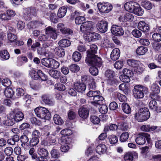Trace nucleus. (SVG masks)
Listing matches in <instances>:
<instances>
[{
	"mask_svg": "<svg viewBox=\"0 0 161 161\" xmlns=\"http://www.w3.org/2000/svg\"><path fill=\"white\" fill-rule=\"evenodd\" d=\"M40 46V42L36 40L34 41L31 38H29L27 42V46L30 50L35 52L36 49L38 54L45 55L47 54L46 49Z\"/></svg>",
	"mask_w": 161,
	"mask_h": 161,
	"instance_id": "1",
	"label": "nucleus"
},
{
	"mask_svg": "<svg viewBox=\"0 0 161 161\" xmlns=\"http://www.w3.org/2000/svg\"><path fill=\"white\" fill-rule=\"evenodd\" d=\"M125 9L135 14L141 16L143 14L144 11L139 4L134 2L130 1L127 2L124 5Z\"/></svg>",
	"mask_w": 161,
	"mask_h": 161,
	"instance_id": "2",
	"label": "nucleus"
},
{
	"mask_svg": "<svg viewBox=\"0 0 161 161\" xmlns=\"http://www.w3.org/2000/svg\"><path fill=\"white\" fill-rule=\"evenodd\" d=\"M34 111L36 116L39 118L49 120L51 118V113L45 107H37L35 109Z\"/></svg>",
	"mask_w": 161,
	"mask_h": 161,
	"instance_id": "3",
	"label": "nucleus"
},
{
	"mask_svg": "<svg viewBox=\"0 0 161 161\" xmlns=\"http://www.w3.org/2000/svg\"><path fill=\"white\" fill-rule=\"evenodd\" d=\"M148 91L147 87L140 84L135 85L132 90L133 96L137 99L143 98L144 96V94L147 93Z\"/></svg>",
	"mask_w": 161,
	"mask_h": 161,
	"instance_id": "4",
	"label": "nucleus"
},
{
	"mask_svg": "<svg viewBox=\"0 0 161 161\" xmlns=\"http://www.w3.org/2000/svg\"><path fill=\"white\" fill-rule=\"evenodd\" d=\"M150 116L149 109L147 108H141L138 113H136V119L139 122H142L147 120Z\"/></svg>",
	"mask_w": 161,
	"mask_h": 161,
	"instance_id": "5",
	"label": "nucleus"
},
{
	"mask_svg": "<svg viewBox=\"0 0 161 161\" xmlns=\"http://www.w3.org/2000/svg\"><path fill=\"white\" fill-rule=\"evenodd\" d=\"M85 61L88 65L96 66L99 68L103 65L102 58L97 55L86 58Z\"/></svg>",
	"mask_w": 161,
	"mask_h": 161,
	"instance_id": "6",
	"label": "nucleus"
},
{
	"mask_svg": "<svg viewBox=\"0 0 161 161\" xmlns=\"http://www.w3.org/2000/svg\"><path fill=\"white\" fill-rule=\"evenodd\" d=\"M78 112L80 117L79 121L81 123H82L88 118L89 108L87 105H84L79 109Z\"/></svg>",
	"mask_w": 161,
	"mask_h": 161,
	"instance_id": "7",
	"label": "nucleus"
},
{
	"mask_svg": "<svg viewBox=\"0 0 161 161\" xmlns=\"http://www.w3.org/2000/svg\"><path fill=\"white\" fill-rule=\"evenodd\" d=\"M147 141L148 143L151 142V139L149 134L145 132H141L139 133L135 139L136 144L139 145L145 144Z\"/></svg>",
	"mask_w": 161,
	"mask_h": 161,
	"instance_id": "8",
	"label": "nucleus"
},
{
	"mask_svg": "<svg viewBox=\"0 0 161 161\" xmlns=\"http://www.w3.org/2000/svg\"><path fill=\"white\" fill-rule=\"evenodd\" d=\"M160 88L158 85L156 83H153L151 85L149 97L152 99L159 102L161 101V97L158 95L160 92Z\"/></svg>",
	"mask_w": 161,
	"mask_h": 161,
	"instance_id": "9",
	"label": "nucleus"
},
{
	"mask_svg": "<svg viewBox=\"0 0 161 161\" xmlns=\"http://www.w3.org/2000/svg\"><path fill=\"white\" fill-rule=\"evenodd\" d=\"M97 6L101 14L108 13L112 10L113 8L111 3L104 2L97 3Z\"/></svg>",
	"mask_w": 161,
	"mask_h": 161,
	"instance_id": "10",
	"label": "nucleus"
},
{
	"mask_svg": "<svg viewBox=\"0 0 161 161\" xmlns=\"http://www.w3.org/2000/svg\"><path fill=\"white\" fill-rule=\"evenodd\" d=\"M10 113L13 117L16 122L22 121L24 118V114L20 109L18 108H14Z\"/></svg>",
	"mask_w": 161,
	"mask_h": 161,
	"instance_id": "11",
	"label": "nucleus"
},
{
	"mask_svg": "<svg viewBox=\"0 0 161 161\" xmlns=\"http://www.w3.org/2000/svg\"><path fill=\"white\" fill-rule=\"evenodd\" d=\"M110 30L112 34L115 36H123L124 33V31L123 27L117 25H112Z\"/></svg>",
	"mask_w": 161,
	"mask_h": 161,
	"instance_id": "12",
	"label": "nucleus"
},
{
	"mask_svg": "<svg viewBox=\"0 0 161 161\" xmlns=\"http://www.w3.org/2000/svg\"><path fill=\"white\" fill-rule=\"evenodd\" d=\"M41 102L43 104L49 106H53L54 102L50 95L48 93L42 94L41 97Z\"/></svg>",
	"mask_w": 161,
	"mask_h": 161,
	"instance_id": "13",
	"label": "nucleus"
},
{
	"mask_svg": "<svg viewBox=\"0 0 161 161\" xmlns=\"http://www.w3.org/2000/svg\"><path fill=\"white\" fill-rule=\"evenodd\" d=\"M108 23L105 20L99 21L96 25L97 30L101 33H104L107 32L108 29Z\"/></svg>",
	"mask_w": 161,
	"mask_h": 161,
	"instance_id": "14",
	"label": "nucleus"
},
{
	"mask_svg": "<svg viewBox=\"0 0 161 161\" xmlns=\"http://www.w3.org/2000/svg\"><path fill=\"white\" fill-rule=\"evenodd\" d=\"M37 153L40 156L38 157V161H47V157L48 156L47 151L44 148H39L37 150Z\"/></svg>",
	"mask_w": 161,
	"mask_h": 161,
	"instance_id": "15",
	"label": "nucleus"
},
{
	"mask_svg": "<svg viewBox=\"0 0 161 161\" xmlns=\"http://www.w3.org/2000/svg\"><path fill=\"white\" fill-rule=\"evenodd\" d=\"M16 14L15 12L11 9L7 10L6 12L0 15V19L3 20H8L11 19V17Z\"/></svg>",
	"mask_w": 161,
	"mask_h": 161,
	"instance_id": "16",
	"label": "nucleus"
},
{
	"mask_svg": "<svg viewBox=\"0 0 161 161\" xmlns=\"http://www.w3.org/2000/svg\"><path fill=\"white\" fill-rule=\"evenodd\" d=\"M57 30L60 31L61 33L63 34L70 35L73 33V31L71 29L65 27L64 24L59 23L57 26Z\"/></svg>",
	"mask_w": 161,
	"mask_h": 161,
	"instance_id": "17",
	"label": "nucleus"
},
{
	"mask_svg": "<svg viewBox=\"0 0 161 161\" xmlns=\"http://www.w3.org/2000/svg\"><path fill=\"white\" fill-rule=\"evenodd\" d=\"M45 33L52 39L55 40L57 37V34L55 29L51 26H49L45 29Z\"/></svg>",
	"mask_w": 161,
	"mask_h": 161,
	"instance_id": "18",
	"label": "nucleus"
},
{
	"mask_svg": "<svg viewBox=\"0 0 161 161\" xmlns=\"http://www.w3.org/2000/svg\"><path fill=\"white\" fill-rule=\"evenodd\" d=\"M138 156V153L135 151L128 152L125 154L124 158L125 161H132L134 159H137Z\"/></svg>",
	"mask_w": 161,
	"mask_h": 161,
	"instance_id": "19",
	"label": "nucleus"
},
{
	"mask_svg": "<svg viewBox=\"0 0 161 161\" xmlns=\"http://www.w3.org/2000/svg\"><path fill=\"white\" fill-rule=\"evenodd\" d=\"M138 29L144 32L147 33L150 31L149 25L144 21H140L137 25Z\"/></svg>",
	"mask_w": 161,
	"mask_h": 161,
	"instance_id": "20",
	"label": "nucleus"
},
{
	"mask_svg": "<svg viewBox=\"0 0 161 161\" xmlns=\"http://www.w3.org/2000/svg\"><path fill=\"white\" fill-rule=\"evenodd\" d=\"M73 87L79 93H83L86 88V85L83 82H75Z\"/></svg>",
	"mask_w": 161,
	"mask_h": 161,
	"instance_id": "21",
	"label": "nucleus"
},
{
	"mask_svg": "<svg viewBox=\"0 0 161 161\" xmlns=\"http://www.w3.org/2000/svg\"><path fill=\"white\" fill-rule=\"evenodd\" d=\"M6 116L7 119L4 120L3 122V125L6 126H11L15 123L16 122L10 112Z\"/></svg>",
	"mask_w": 161,
	"mask_h": 161,
	"instance_id": "22",
	"label": "nucleus"
},
{
	"mask_svg": "<svg viewBox=\"0 0 161 161\" xmlns=\"http://www.w3.org/2000/svg\"><path fill=\"white\" fill-rule=\"evenodd\" d=\"M92 27V21L85 22L80 25V31L81 32L84 33L87 31L91 30Z\"/></svg>",
	"mask_w": 161,
	"mask_h": 161,
	"instance_id": "23",
	"label": "nucleus"
},
{
	"mask_svg": "<svg viewBox=\"0 0 161 161\" xmlns=\"http://www.w3.org/2000/svg\"><path fill=\"white\" fill-rule=\"evenodd\" d=\"M97 47L94 44H92L90 46V48L86 51V58L91 57L96 55L97 53Z\"/></svg>",
	"mask_w": 161,
	"mask_h": 161,
	"instance_id": "24",
	"label": "nucleus"
},
{
	"mask_svg": "<svg viewBox=\"0 0 161 161\" xmlns=\"http://www.w3.org/2000/svg\"><path fill=\"white\" fill-rule=\"evenodd\" d=\"M4 93L5 96L8 98H10L13 99L16 98L15 94V92L12 88H5Z\"/></svg>",
	"mask_w": 161,
	"mask_h": 161,
	"instance_id": "25",
	"label": "nucleus"
},
{
	"mask_svg": "<svg viewBox=\"0 0 161 161\" xmlns=\"http://www.w3.org/2000/svg\"><path fill=\"white\" fill-rule=\"evenodd\" d=\"M104 98L100 95H97V96L93 97V101L92 102V104L96 106L103 103Z\"/></svg>",
	"mask_w": 161,
	"mask_h": 161,
	"instance_id": "26",
	"label": "nucleus"
},
{
	"mask_svg": "<svg viewBox=\"0 0 161 161\" xmlns=\"http://www.w3.org/2000/svg\"><path fill=\"white\" fill-rule=\"evenodd\" d=\"M120 52L118 48H115L113 49L110 54V58L113 61L118 59L120 56Z\"/></svg>",
	"mask_w": 161,
	"mask_h": 161,
	"instance_id": "27",
	"label": "nucleus"
},
{
	"mask_svg": "<svg viewBox=\"0 0 161 161\" xmlns=\"http://www.w3.org/2000/svg\"><path fill=\"white\" fill-rule=\"evenodd\" d=\"M158 127L150 125H142L140 128L141 130L145 132H150L156 130Z\"/></svg>",
	"mask_w": 161,
	"mask_h": 161,
	"instance_id": "28",
	"label": "nucleus"
},
{
	"mask_svg": "<svg viewBox=\"0 0 161 161\" xmlns=\"http://www.w3.org/2000/svg\"><path fill=\"white\" fill-rule=\"evenodd\" d=\"M20 141L21 143V145L24 146H29V138L28 136L25 135H22L19 137Z\"/></svg>",
	"mask_w": 161,
	"mask_h": 161,
	"instance_id": "29",
	"label": "nucleus"
},
{
	"mask_svg": "<svg viewBox=\"0 0 161 161\" xmlns=\"http://www.w3.org/2000/svg\"><path fill=\"white\" fill-rule=\"evenodd\" d=\"M106 150L107 147L104 144H99L96 148V152L99 154L104 153Z\"/></svg>",
	"mask_w": 161,
	"mask_h": 161,
	"instance_id": "30",
	"label": "nucleus"
},
{
	"mask_svg": "<svg viewBox=\"0 0 161 161\" xmlns=\"http://www.w3.org/2000/svg\"><path fill=\"white\" fill-rule=\"evenodd\" d=\"M55 54L59 58H63L65 55L64 49L60 47H57L55 49Z\"/></svg>",
	"mask_w": 161,
	"mask_h": 161,
	"instance_id": "31",
	"label": "nucleus"
},
{
	"mask_svg": "<svg viewBox=\"0 0 161 161\" xmlns=\"http://www.w3.org/2000/svg\"><path fill=\"white\" fill-rule=\"evenodd\" d=\"M148 51L147 47L141 46L138 47L136 49V53L139 55H143Z\"/></svg>",
	"mask_w": 161,
	"mask_h": 161,
	"instance_id": "32",
	"label": "nucleus"
},
{
	"mask_svg": "<svg viewBox=\"0 0 161 161\" xmlns=\"http://www.w3.org/2000/svg\"><path fill=\"white\" fill-rule=\"evenodd\" d=\"M53 120L57 125H61L64 123L63 119L58 114H55L53 117Z\"/></svg>",
	"mask_w": 161,
	"mask_h": 161,
	"instance_id": "33",
	"label": "nucleus"
},
{
	"mask_svg": "<svg viewBox=\"0 0 161 161\" xmlns=\"http://www.w3.org/2000/svg\"><path fill=\"white\" fill-rule=\"evenodd\" d=\"M121 108L123 112L127 114L131 113V108L129 104L126 103H123L121 105Z\"/></svg>",
	"mask_w": 161,
	"mask_h": 161,
	"instance_id": "34",
	"label": "nucleus"
},
{
	"mask_svg": "<svg viewBox=\"0 0 161 161\" xmlns=\"http://www.w3.org/2000/svg\"><path fill=\"white\" fill-rule=\"evenodd\" d=\"M67 8L65 6H64L60 7L58 12V17L59 18H62L66 14Z\"/></svg>",
	"mask_w": 161,
	"mask_h": 161,
	"instance_id": "35",
	"label": "nucleus"
},
{
	"mask_svg": "<svg viewBox=\"0 0 161 161\" xmlns=\"http://www.w3.org/2000/svg\"><path fill=\"white\" fill-rule=\"evenodd\" d=\"M58 44L61 47H69L71 44L70 41L66 39L60 40L58 42Z\"/></svg>",
	"mask_w": 161,
	"mask_h": 161,
	"instance_id": "36",
	"label": "nucleus"
},
{
	"mask_svg": "<svg viewBox=\"0 0 161 161\" xmlns=\"http://www.w3.org/2000/svg\"><path fill=\"white\" fill-rule=\"evenodd\" d=\"M51 157L53 158H58L60 156V153L59 150L54 147L51 152Z\"/></svg>",
	"mask_w": 161,
	"mask_h": 161,
	"instance_id": "37",
	"label": "nucleus"
},
{
	"mask_svg": "<svg viewBox=\"0 0 161 161\" xmlns=\"http://www.w3.org/2000/svg\"><path fill=\"white\" fill-rule=\"evenodd\" d=\"M108 139L110 143L112 145H115L118 141V137L114 134L109 135L108 136Z\"/></svg>",
	"mask_w": 161,
	"mask_h": 161,
	"instance_id": "38",
	"label": "nucleus"
},
{
	"mask_svg": "<svg viewBox=\"0 0 161 161\" xmlns=\"http://www.w3.org/2000/svg\"><path fill=\"white\" fill-rule=\"evenodd\" d=\"M48 73L51 76L56 79L59 78V77L60 76L61 74L60 71L53 69L50 70Z\"/></svg>",
	"mask_w": 161,
	"mask_h": 161,
	"instance_id": "39",
	"label": "nucleus"
},
{
	"mask_svg": "<svg viewBox=\"0 0 161 161\" xmlns=\"http://www.w3.org/2000/svg\"><path fill=\"white\" fill-rule=\"evenodd\" d=\"M0 56L3 60H6L9 59L10 55L7 50H2L0 51Z\"/></svg>",
	"mask_w": 161,
	"mask_h": 161,
	"instance_id": "40",
	"label": "nucleus"
},
{
	"mask_svg": "<svg viewBox=\"0 0 161 161\" xmlns=\"http://www.w3.org/2000/svg\"><path fill=\"white\" fill-rule=\"evenodd\" d=\"M81 57L80 53L78 51H75L73 53L72 59L75 62H78L81 59Z\"/></svg>",
	"mask_w": 161,
	"mask_h": 161,
	"instance_id": "41",
	"label": "nucleus"
},
{
	"mask_svg": "<svg viewBox=\"0 0 161 161\" xmlns=\"http://www.w3.org/2000/svg\"><path fill=\"white\" fill-rule=\"evenodd\" d=\"M152 46L156 52L161 53V43L158 42H153Z\"/></svg>",
	"mask_w": 161,
	"mask_h": 161,
	"instance_id": "42",
	"label": "nucleus"
},
{
	"mask_svg": "<svg viewBox=\"0 0 161 161\" xmlns=\"http://www.w3.org/2000/svg\"><path fill=\"white\" fill-rule=\"evenodd\" d=\"M38 74L37 80L41 79L42 81H46L47 79V76L43 73L41 70L38 69Z\"/></svg>",
	"mask_w": 161,
	"mask_h": 161,
	"instance_id": "43",
	"label": "nucleus"
},
{
	"mask_svg": "<svg viewBox=\"0 0 161 161\" xmlns=\"http://www.w3.org/2000/svg\"><path fill=\"white\" fill-rule=\"evenodd\" d=\"M38 70L36 71L34 69H31L29 71L30 75L32 79L35 80H37Z\"/></svg>",
	"mask_w": 161,
	"mask_h": 161,
	"instance_id": "44",
	"label": "nucleus"
},
{
	"mask_svg": "<svg viewBox=\"0 0 161 161\" xmlns=\"http://www.w3.org/2000/svg\"><path fill=\"white\" fill-rule=\"evenodd\" d=\"M141 4L142 6L147 10H150L153 7L151 2L148 1H144L142 2Z\"/></svg>",
	"mask_w": 161,
	"mask_h": 161,
	"instance_id": "45",
	"label": "nucleus"
},
{
	"mask_svg": "<svg viewBox=\"0 0 161 161\" xmlns=\"http://www.w3.org/2000/svg\"><path fill=\"white\" fill-rule=\"evenodd\" d=\"M129 137V134L128 132H124L120 136L119 141L122 142H125L127 141Z\"/></svg>",
	"mask_w": 161,
	"mask_h": 161,
	"instance_id": "46",
	"label": "nucleus"
},
{
	"mask_svg": "<svg viewBox=\"0 0 161 161\" xmlns=\"http://www.w3.org/2000/svg\"><path fill=\"white\" fill-rule=\"evenodd\" d=\"M69 70L73 73H77L80 70V67L78 65L72 64L69 66Z\"/></svg>",
	"mask_w": 161,
	"mask_h": 161,
	"instance_id": "47",
	"label": "nucleus"
},
{
	"mask_svg": "<svg viewBox=\"0 0 161 161\" xmlns=\"http://www.w3.org/2000/svg\"><path fill=\"white\" fill-rule=\"evenodd\" d=\"M97 67L94 66H92L89 68V71L90 74L93 76H96L98 73V70Z\"/></svg>",
	"mask_w": 161,
	"mask_h": 161,
	"instance_id": "48",
	"label": "nucleus"
},
{
	"mask_svg": "<svg viewBox=\"0 0 161 161\" xmlns=\"http://www.w3.org/2000/svg\"><path fill=\"white\" fill-rule=\"evenodd\" d=\"M49 19V20L54 24L57 23L58 21V18L56 14L54 13H51L50 14Z\"/></svg>",
	"mask_w": 161,
	"mask_h": 161,
	"instance_id": "49",
	"label": "nucleus"
},
{
	"mask_svg": "<svg viewBox=\"0 0 161 161\" xmlns=\"http://www.w3.org/2000/svg\"><path fill=\"white\" fill-rule=\"evenodd\" d=\"M156 101H157L155 99H152L149 102L148 105L150 109L154 111L156 109L157 107L158 106Z\"/></svg>",
	"mask_w": 161,
	"mask_h": 161,
	"instance_id": "50",
	"label": "nucleus"
},
{
	"mask_svg": "<svg viewBox=\"0 0 161 161\" xmlns=\"http://www.w3.org/2000/svg\"><path fill=\"white\" fill-rule=\"evenodd\" d=\"M50 68L54 69L58 68L60 65L58 62L52 58H50Z\"/></svg>",
	"mask_w": 161,
	"mask_h": 161,
	"instance_id": "51",
	"label": "nucleus"
},
{
	"mask_svg": "<svg viewBox=\"0 0 161 161\" xmlns=\"http://www.w3.org/2000/svg\"><path fill=\"white\" fill-rule=\"evenodd\" d=\"M81 79L82 82L85 83L86 84L88 83V84L93 80L92 77L89 75H84L82 76Z\"/></svg>",
	"mask_w": 161,
	"mask_h": 161,
	"instance_id": "52",
	"label": "nucleus"
},
{
	"mask_svg": "<svg viewBox=\"0 0 161 161\" xmlns=\"http://www.w3.org/2000/svg\"><path fill=\"white\" fill-rule=\"evenodd\" d=\"M105 77L107 78L108 79L112 78L113 77H114L115 76L114 72L109 69H108L105 72Z\"/></svg>",
	"mask_w": 161,
	"mask_h": 161,
	"instance_id": "53",
	"label": "nucleus"
},
{
	"mask_svg": "<svg viewBox=\"0 0 161 161\" xmlns=\"http://www.w3.org/2000/svg\"><path fill=\"white\" fill-rule=\"evenodd\" d=\"M39 142V139L36 138H35L32 137L30 139L29 144V146L30 147H34L38 144Z\"/></svg>",
	"mask_w": 161,
	"mask_h": 161,
	"instance_id": "54",
	"label": "nucleus"
},
{
	"mask_svg": "<svg viewBox=\"0 0 161 161\" xmlns=\"http://www.w3.org/2000/svg\"><path fill=\"white\" fill-rule=\"evenodd\" d=\"M93 32H87L83 35L85 39L88 42H91L92 40Z\"/></svg>",
	"mask_w": 161,
	"mask_h": 161,
	"instance_id": "55",
	"label": "nucleus"
},
{
	"mask_svg": "<svg viewBox=\"0 0 161 161\" xmlns=\"http://www.w3.org/2000/svg\"><path fill=\"white\" fill-rule=\"evenodd\" d=\"M100 105V106L99 108V112L102 114L107 113L108 111L107 106L106 104H103V103Z\"/></svg>",
	"mask_w": 161,
	"mask_h": 161,
	"instance_id": "56",
	"label": "nucleus"
},
{
	"mask_svg": "<svg viewBox=\"0 0 161 161\" xmlns=\"http://www.w3.org/2000/svg\"><path fill=\"white\" fill-rule=\"evenodd\" d=\"M107 84L108 85L115 86L117 85L119 83L118 81L114 77L108 79H107Z\"/></svg>",
	"mask_w": 161,
	"mask_h": 161,
	"instance_id": "57",
	"label": "nucleus"
},
{
	"mask_svg": "<svg viewBox=\"0 0 161 161\" xmlns=\"http://www.w3.org/2000/svg\"><path fill=\"white\" fill-rule=\"evenodd\" d=\"M86 18L84 16H78L75 18V22L76 24L80 25L83 23L85 21Z\"/></svg>",
	"mask_w": 161,
	"mask_h": 161,
	"instance_id": "58",
	"label": "nucleus"
},
{
	"mask_svg": "<svg viewBox=\"0 0 161 161\" xmlns=\"http://www.w3.org/2000/svg\"><path fill=\"white\" fill-rule=\"evenodd\" d=\"M116 98L120 102L124 103H125V102L126 100L127 99L126 97L124 95L122 94L119 92L117 93Z\"/></svg>",
	"mask_w": 161,
	"mask_h": 161,
	"instance_id": "59",
	"label": "nucleus"
},
{
	"mask_svg": "<svg viewBox=\"0 0 161 161\" xmlns=\"http://www.w3.org/2000/svg\"><path fill=\"white\" fill-rule=\"evenodd\" d=\"M60 133L62 136H69L72 134V132L69 129H65L61 131Z\"/></svg>",
	"mask_w": 161,
	"mask_h": 161,
	"instance_id": "60",
	"label": "nucleus"
},
{
	"mask_svg": "<svg viewBox=\"0 0 161 161\" xmlns=\"http://www.w3.org/2000/svg\"><path fill=\"white\" fill-rule=\"evenodd\" d=\"M129 75H127L124 74H122L119 76V78L124 83H128L130 81V78Z\"/></svg>",
	"mask_w": 161,
	"mask_h": 161,
	"instance_id": "61",
	"label": "nucleus"
},
{
	"mask_svg": "<svg viewBox=\"0 0 161 161\" xmlns=\"http://www.w3.org/2000/svg\"><path fill=\"white\" fill-rule=\"evenodd\" d=\"M77 116V114L76 113L72 110H70L69 111L68 114V119L70 120H73L76 119Z\"/></svg>",
	"mask_w": 161,
	"mask_h": 161,
	"instance_id": "62",
	"label": "nucleus"
},
{
	"mask_svg": "<svg viewBox=\"0 0 161 161\" xmlns=\"http://www.w3.org/2000/svg\"><path fill=\"white\" fill-rule=\"evenodd\" d=\"M124 65V61L120 60L116 61L114 64L115 68L117 69H120Z\"/></svg>",
	"mask_w": 161,
	"mask_h": 161,
	"instance_id": "63",
	"label": "nucleus"
},
{
	"mask_svg": "<svg viewBox=\"0 0 161 161\" xmlns=\"http://www.w3.org/2000/svg\"><path fill=\"white\" fill-rule=\"evenodd\" d=\"M152 38L156 42H159L161 41V35L158 32L154 33L153 34Z\"/></svg>",
	"mask_w": 161,
	"mask_h": 161,
	"instance_id": "64",
	"label": "nucleus"
}]
</instances>
